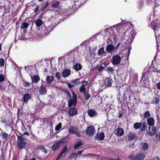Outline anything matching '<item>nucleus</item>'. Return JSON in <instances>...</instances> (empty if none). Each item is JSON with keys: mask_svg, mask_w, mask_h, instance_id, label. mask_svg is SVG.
Instances as JSON below:
<instances>
[{"mask_svg": "<svg viewBox=\"0 0 160 160\" xmlns=\"http://www.w3.org/2000/svg\"><path fill=\"white\" fill-rule=\"evenodd\" d=\"M69 139L68 137H65L59 141L54 143L52 145V149L53 150L55 151L58 149L61 145L63 143L68 142Z\"/></svg>", "mask_w": 160, "mask_h": 160, "instance_id": "nucleus-1", "label": "nucleus"}, {"mask_svg": "<svg viewBox=\"0 0 160 160\" xmlns=\"http://www.w3.org/2000/svg\"><path fill=\"white\" fill-rule=\"evenodd\" d=\"M18 139L17 140V143L19 148L21 149L24 148L26 145L25 142L26 139L22 136H18Z\"/></svg>", "mask_w": 160, "mask_h": 160, "instance_id": "nucleus-2", "label": "nucleus"}, {"mask_svg": "<svg viewBox=\"0 0 160 160\" xmlns=\"http://www.w3.org/2000/svg\"><path fill=\"white\" fill-rule=\"evenodd\" d=\"M69 54V56L72 58L73 60H72L69 57L67 59V60L69 61V62H71L72 61L73 63H75V61L78 58V57L79 56L78 52L77 51H71Z\"/></svg>", "mask_w": 160, "mask_h": 160, "instance_id": "nucleus-3", "label": "nucleus"}, {"mask_svg": "<svg viewBox=\"0 0 160 160\" xmlns=\"http://www.w3.org/2000/svg\"><path fill=\"white\" fill-rule=\"evenodd\" d=\"M72 98H70L69 99L68 102V106L71 107L72 105L75 106L77 102V96L76 94L73 92H72Z\"/></svg>", "mask_w": 160, "mask_h": 160, "instance_id": "nucleus-4", "label": "nucleus"}, {"mask_svg": "<svg viewBox=\"0 0 160 160\" xmlns=\"http://www.w3.org/2000/svg\"><path fill=\"white\" fill-rule=\"evenodd\" d=\"M43 70H50L52 69L51 62L49 60H44L43 61Z\"/></svg>", "mask_w": 160, "mask_h": 160, "instance_id": "nucleus-5", "label": "nucleus"}, {"mask_svg": "<svg viewBox=\"0 0 160 160\" xmlns=\"http://www.w3.org/2000/svg\"><path fill=\"white\" fill-rule=\"evenodd\" d=\"M111 61L113 64L118 65L120 62L121 58L119 55H117L113 56Z\"/></svg>", "mask_w": 160, "mask_h": 160, "instance_id": "nucleus-6", "label": "nucleus"}, {"mask_svg": "<svg viewBox=\"0 0 160 160\" xmlns=\"http://www.w3.org/2000/svg\"><path fill=\"white\" fill-rule=\"evenodd\" d=\"M86 134L88 136H92L94 135L95 130L92 126H89L86 130Z\"/></svg>", "mask_w": 160, "mask_h": 160, "instance_id": "nucleus-7", "label": "nucleus"}, {"mask_svg": "<svg viewBox=\"0 0 160 160\" xmlns=\"http://www.w3.org/2000/svg\"><path fill=\"white\" fill-rule=\"evenodd\" d=\"M68 131L70 133L76 134L78 137H80V136L78 129L75 127L73 126L70 127L68 129Z\"/></svg>", "mask_w": 160, "mask_h": 160, "instance_id": "nucleus-8", "label": "nucleus"}, {"mask_svg": "<svg viewBox=\"0 0 160 160\" xmlns=\"http://www.w3.org/2000/svg\"><path fill=\"white\" fill-rule=\"evenodd\" d=\"M148 133L149 135H155L156 132V128L153 126H149L148 127Z\"/></svg>", "mask_w": 160, "mask_h": 160, "instance_id": "nucleus-9", "label": "nucleus"}, {"mask_svg": "<svg viewBox=\"0 0 160 160\" xmlns=\"http://www.w3.org/2000/svg\"><path fill=\"white\" fill-rule=\"evenodd\" d=\"M124 130L121 128H118L114 131V133L118 136L121 137L123 135Z\"/></svg>", "mask_w": 160, "mask_h": 160, "instance_id": "nucleus-10", "label": "nucleus"}, {"mask_svg": "<svg viewBox=\"0 0 160 160\" xmlns=\"http://www.w3.org/2000/svg\"><path fill=\"white\" fill-rule=\"evenodd\" d=\"M104 83L105 87H110L111 86L113 82L112 80L109 77L106 78L104 80Z\"/></svg>", "mask_w": 160, "mask_h": 160, "instance_id": "nucleus-11", "label": "nucleus"}, {"mask_svg": "<svg viewBox=\"0 0 160 160\" xmlns=\"http://www.w3.org/2000/svg\"><path fill=\"white\" fill-rule=\"evenodd\" d=\"M43 61H41L38 62L35 64L36 70H43Z\"/></svg>", "mask_w": 160, "mask_h": 160, "instance_id": "nucleus-12", "label": "nucleus"}, {"mask_svg": "<svg viewBox=\"0 0 160 160\" xmlns=\"http://www.w3.org/2000/svg\"><path fill=\"white\" fill-rule=\"evenodd\" d=\"M145 158V155L143 153H139L137 154L133 160H142Z\"/></svg>", "mask_w": 160, "mask_h": 160, "instance_id": "nucleus-13", "label": "nucleus"}, {"mask_svg": "<svg viewBox=\"0 0 160 160\" xmlns=\"http://www.w3.org/2000/svg\"><path fill=\"white\" fill-rule=\"evenodd\" d=\"M140 82L141 86L142 87H146L148 85V82L147 80L145 78V77L143 75L141 78Z\"/></svg>", "mask_w": 160, "mask_h": 160, "instance_id": "nucleus-14", "label": "nucleus"}, {"mask_svg": "<svg viewBox=\"0 0 160 160\" xmlns=\"http://www.w3.org/2000/svg\"><path fill=\"white\" fill-rule=\"evenodd\" d=\"M52 68H53V70H62V68H60V65L58 64V63H54L52 64ZM63 70H70L69 69H63Z\"/></svg>", "mask_w": 160, "mask_h": 160, "instance_id": "nucleus-15", "label": "nucleus"}, {"mask_svg": "<svg viewBox=\"0 0 160 160\" xmlns=\"http://www.w3.org/2000/svg\"><path fill=\"white\" fill-rule=\"evenodd\" d=\"M136 137V134L135 133L129 132L128 134V138L129 141H131L134 139Z\"/></svg>", "mask_w": 160, "mask_h": 160, "instance_id": "nucleus-16", "label": "nucleus"}, {"mask_svg": "<svg viewBox=\"0 0 160 160\" xmlns=\"http://www.w3.org/2000/svg\"><path fill=\"white\" fill-rule=\"evenodd\" d=\"M115 47L112 44H110L106 47V50L108 52H111L113 50H115Z\"/></svg>", "mask_w": 160, "mask_h": 160, "instance_id": "nucleus-17", "label": "nucleus"}, {"mask_svg": "<svg viewBox=\"0 0 160 160\" xmlns=\"http://www.w3.org/2000/svg\"><path fill=\"white\" fill-rule=\"evenodd\" d=\"M73 68L75 70H81L82 68L81 65L79 63H73Z\"/></svg>", "mask_w": 160, "mask_h": 160, "instance_id": "nucleus-18", "label": "nucleus"}, {"mask_svg": "<svg viewBox=\"0 0 160 160\" xmlns=\"http://www.w3.org/2000/svg\"><path fill=\"white\" fill-rule=\"evenodd\" d=\"M77 113V111L75 108H71L68 113L69 116H73L76 115Z\"/></svg>", "mask_w": 160, "mask_h": 160, "instance_id": "nucleus-19", "label": "nucleus"}, {"mask_svg": "<svg viewBox=\"0 0 160 160\" xmlns=\"http://www.w3.org/2000/svg\"><path fill=\"white\" fill-rule=\"evenodd\" d=\"M104 137L105 135L104 133L102 132L101 133H97L96 135V138L98 140H102L104 139Z\"/></svg>", "mask_w": 160, "mask_h": 160, "instance_id": "nucleus-20", "label": "nucleus"}, {"mask_svg": "<svg viewBox=\"0 0 160 160\" xmlns=\"http://www.w3.org/2000/svg\"><path fill=\"white\" fill-rule=\"evenodd\" d=\"M149 126H153L155 124V120L153 118H149L147 120Z\"/></svg>", "mask_w": 160, "mask_h": 160, "instance_id": "nucleus-21", "label": "nucleus"}, {"mask_svg": "<svg viewBox=\"0 0 160 160\" xmlns=\"http://www.w3.org/2000/svg\"><path fill=\"white\" fill-rule=\"evenodd\" d=\"M109 37L108 38L115 40L116 38V36L114 30H111L110 31L109 34Z\"/></svg>", "mask_w": 160, "mask_h": 160, "instance_id": "nucleus-22", "label": "nucleus"}, {"mask_svg": "<svg viewBox=\"0 0 160 160\" xmlns=\"http://www.w3.org/2000/svg\"><path fill=\"white\" fill-rule=\"evenodd\" d=\"M88 115L91 117H93L97 114L96 112L93 109H89L88 110Z\"/></svg>", "mask_w": 160, "mask_h": 160, "instance_id": "nucleus-23", "label": "nucleus"}, {"mask_svg": "<svg viewBox=\"0 0 160 160\" xmlns=\"http://www.w3.org/2000/svg\"><path fill=\"white\" fill-rule=\"evenodd\" d=\"M39 92L41 94H44L46 93V88L43 86H41L39 89Z\"/></svg>", "mask_w": 160, "mask_h": 160, "instance_id": "nucleus-24", "label": "nucleus"}, {"mask_svg": "<svg viewBox=\"0 0 160 160\" xmlns=\"http://www.w3.org/2000/svg\"><path fill=\"white\" fill-rule=\"evenodd\" d=\"M31 95L29 93H26L24 94L23 97L24 101L25 102H27L28 100L30 98Z\"/></svg>", "mask_w": 160, "mask_h": 160, "instance_id": "nucleus-25", "label": "nucleus"}, {"mask_svg": "<svg viewBox=\"0 0 160 160\" xmlns=\"http://www.w3.org/2000/svg\"><path fill=\"white\" fill-rule=\"evenodd\" d=\"M31 77L32 81L33 83H37L40 80V78L37 75H35L33 77L32 76V75H31Z\"/></svg>", "mask_w": 160, "mask_h": 160, "instance_id": "nucleus-26", "label": "nucleus"}, {"mask_svg": "<svg viewBox=\"0 0 160 160\" xmlns=\"http://www.w3.org/2000/svg\"><path fill=\"white\" fill-rule=\"evenodd\" d=\"M83 144V142H82L81 139H79L78 142L74 145V148L76 149L78 147H79Z\"/></svg>", "mask_w": 160, "mask_h": 160, "instance_id": "nucleus-27", "label": "nucleus"}, {"mask_svg": "<svg viewBox=\"0 0 160 160\" xmlns=\"http://www.w3.org/2000/svg\"><path fill=\"white\" fill-rule=\"evenodd\" d=\"M60 4V2L58 1H56L53 2L51 5V7L53 8H58L59 7Z\"/></svg>", "mask_w": 160, "mask_h": 160, "instance_id": "nucleus-28", "label": "nucleus"}, {"mask_svg": "<svg viewBox=\"0 0 160 160\" xmlns=\"http://www.w3.org/2000/svg\"><path fill=\"white\" fill-rule=\"evenodd\" d=\"M71 71H63L62 72V75L64 78L68 76L70 73Z\"/></svg>", "mask_w": 160, "mask_h": 160, "instance_id": "nucleus-29", "label": "nucleus"}, {"mask_svg": "<svg viewBox=\"0 0 160 160\" xmlns=\"http://www.w3.org/2000/svg\"><path fill=\"white\" fill-rule=\"evenodd\" d=\"M105 54V52L104 51V48L102 47L100 48L98 50V55L99 56L102 55L103 54Z\"/></svg>", "mask_w": 160, "mask_h": 160, "instance_id": "nucleus-30", "label": "nucleus"}, {"mask_svg": "<svg viewBox=\"0 0 160 160\" xmlns=\"http://www.w3.org/2000/svg\"><path fill=\"white\" fill-rule=\"evenodd\" d=\"M1 136L2 138L4 139L7 140L9 138V136L7 134L4 133L2 132L1 134Z\"/></svg>", "mask_w": 160, "mask_h": 160, "instance_id": "nucleus-31", "label": "nucleus"}, {"mask_svg": "<svg viewBox=\"0 0 160 160\" xmlns=\"http://www.w3.org/2000/svg\"><path fill=\"white\" fill-rule=\"evenodd\" d=\"M29 24L26 22H23L22 23L20 28L21 29L27 28Z\"/></svg>", "mask_w": 160, "mask_h": 160, "instance_id": "nucleus-32", "label": "nucleus"}, {"mask_svg": "<svg viewBox=\"0 0 160 160\" xmlns=\"http://www.w3.org/2000/svg\"><path fill=\"white\" fill-rule=\"evenodd\" d=\"M46 80L47 83H50L53 81V77L52 76H48Z\"/></svg>", "mask_w": 160, "mask_h": 160, "instance_id": "nucleus-33", "label": "nucleus"}, {"mask_svg": "<svg viewBox=\"0 0 160 160\" xmlns=\"http://www.w3.org/2000/svg\"><path fill=\"white\" fill-rule=\"evenodd\" d=\"M37 26L40 27L42 23V22L40 19H38L35 22Z\"/></svg>", "mask_w": 160, "mask_h": 160, "instance_id": "nucleus-34", "label": "nucleus"}, {"mask_svg": "<svg viewBox=\"0 0 160 160\" xmlns=\"http://www.w3.org/2000/svg\"><path fill=\"white\" fill-rule=\"evenodd\" d=\"M142 126V124L140 123L136 122L134 124V128L135 129L139 128Z\"/></svg>", "mask_w": 160, "mask_h": 160, "instance_id": "nucleus-35", "label": "nucleus"}, {"mask_svg": "<svg viewBox=\"0 0 160 160\" xmlns=\"http://www.w3.org/2000/svg\"><path fill=\"white\" fill-rule=\"evenodd\" d=\"M35 67V65L34 66L32 65H30L28 66L27 67H25V69H27V68L28 69V70H35V69H36Z\"/></svg>", "mask_w": 160, "mask_h": 160, "instance_id": "nucleus-36", "label": "nucleus"}, {"mask_svg": "<svg viewBox=\"0 0 160 160\" xmlns=\"http://www.w3.org/2000/svg\"><path fill=\"white\" fill-rule=\"evenodd\" d=\"M147 126V123L146 122H144L142 124V127L141 128V131H145L146 129Z\"/></svg>", "mask_w": 160, "mask_h": 160, "instance_id": "nucleus-37", "label": "nucleus"}, {"mask_svg": "<svg viewBox=\"0 0 160 160\" xmlns=\"http://www.w3.org/2000/svg\"><path fill=\"white\" fill-rule=\"evenodd\" d=\"M79 89L80 91L84 93V95H86V89L84 87L81 86L79 88Z\"/></svg>", "mask_w": 160, "mask_h": 160, "instance_id": "nucleus-38", "label": "nucleus"}, {"mask_svg": "<svg viewBox=\"0 0 160 160\" xmlns=\"http://www.w3.org/2000/svg\"><path fill=\"white\" fill-rule=\"evenodd\" d=\"M148 148V145L146 143H145L142 144V149L143 150H147Z\"/></svg>", "mask_w": 160, "mask_h": 160, "instance_id": "nucleus-39", "label": "nucleus"}, {"mask_svg": "<svg viewBox=\"0 0 160 160\" xmlns=\"http://www.w3.org/2000/svg\"><path fill=\"white\" fill-rule=\"evenodd\" d=\"M144 116L145 118H147L150 117V113L149 112V111L146 112L144 114Z\"/></svg>", "mask_w": 160, "mask_h": 160, "instance_id": "nucleus-40", "label": "nucleus"}, {"mask_svg": "<svg viewBox=\"0 0 160 160\" xmlns=\"http://www.w3.org/2000/svg\"><path fill=\"white\" fill-rule=\"evenodd\" d=\"M5 60L3 58L0 59V67H3L4 65Z\"/></svg>", "mask_w": 160, "mask_h": 160, "instance_id": "nucleus-41", "label": "nucleus"}, {"mask_svg": "<svg viewBox=\"0 0 160 160\" xmlns=\"http://www.w3.org/2000/svg\"><path fill=\"white\" fill-rule=\"evenodd\" d=\"M80 81L79 79H77L75 80H72V83L74 84H77V83L80 82Z\"/></svg>", "mask_w": 160, "mask_h": 160, "instance_id": "nucleus-42", "label": "nucleus"}, {"mask_svg": "<svg viewBox=\"0 0 160 160\" xmlns=\"http://www.w3.org/2000/svg\"><path fill=\"white\" fill-rule=\"evenodd\" d=\"M49 4V2L46 1L44 5L42 8V11L44 10L47 7L48 5Z\"/></svg>", "mask_w": 160, "mask_h": 160, "instance_id": "nucleus-43", "label": "nucleus"}, {"mask_svg": "<svg viewBox=\"0 0 160 160\" xmlns=\"http://www.w3.org/2000/svg\"><path fill=\"white\" fill-rule=\"evenodd\" d=\"M158 70L157 69V68H156L154 66V65L152 63L150 67L149 68V69L148 70Z\"/></svg>", "mask_w": 160, "mask_h": 160, "instance_id": "nucleus-44", "label": "nucleus"}, {"mask_svg": "<svg viewBox=\"0 0 160 160\" xmlns=\"http://www.w3.org/2000/svg\"><path fill=\"white\" fill-rule=\"evenodd\" d=\"M40 6L39 5H36V7L34 10V12L35 13H39L40 12H38V11L40 10Z\"/></svg>", "mask_w": 160, "mask_h": 160, "instance_id": "nucleus-45", "label": "nucleus"}, {"mask_svg": "<svg viewBox=\"0 0 160 160\" xmlns=\"http://www.w3.org/2000/svg\"><path fill=\"white\" fill-rule=\"evenodd\" d=\"M5 79V76L2 74H0V82H2Z\"/></svg>", "mask_w": 160, "mask_h": 160, "instance_id": "nucleus-46", "label": "nucleus"}, {"mask_svg": "<svg viewBox=\"0 0 160 160\" xmlns=\"http://www.w3.org/2000/svg\"><path fill=\"white\" fill-rule=\"evenodd\" d=\"M62 127V124L61 123H59L55 128V130L57 131L59 130Z\"/></svg>", "mask_w": 160, "mask_h": 160, "instance_id": "nucleus-47", "label": "nucleus"}, {"mask_svg": "<svg viewBox=\"0 0 160 160\" xmlns=\"http://www.w3.org/2000/svg\"><path fill=\"white\" fill-rule=\"evenodd\" d=\"M159 102V99L158 98H155L153 100V103H154L155 105L158 103Z\"/></svg>", "mask_w": 160, "mask_h": 160, "instance_id": "nucleus-48", "label": "nucleus"}, {"mask_svg": "<svg viewBox=\"0 0 160 160\" xmlns=\"http://www.w3.org/2000/svg\"><path fill=\"white\" fill-rule=\"evenodd\" d=\"M23 84L24 86L26 87H30V83L27 82L26 81L23 82Z\"/></svg>", "mask_w": 160, "mask_h": 160, "instance_id": "nucleus-49", "label": "nucleus"}, {"mask_svg": "<svg viewBox=\"0 0 160 160\" xmlns=\"http://www.w3.org/2000/svg\"><path fill=\"white\" fill-rule=\"evenodd\" d=\"M68 147L67 146H66L61 151V153L63 154L64 153H65L68 149Z\"/></svg>", "mask_w": 160, "mask_h": 160, "instance_id": "nucleus-50", "label": "nucleus"}, {"mask_svg": "<svg viewBox=\"0 0 160 160\" xmlns=\"http://www.w3.org/2000/svg\"><path fill=\"white\" fill-rule=\"evenodd\" d=\"M86 95H84L85 97H86V98H85V100H87L90 97L91 95L89 93H87L86 92Z\"/></svg>", "mask_w": 160, "mask_h": 160, "instance_id": "nucleus-51", "label": "nucleus"}, {"mask_svg": "<svg viewBox=\"0 0 160 160\" xmlns=\"http://www.w3.org/2000/svg\"><path fill=\"white\" fill-rule=\"evenodd\" d=\"M87 84L88 82L87 81H84L82 82V85L81 86L85 87L87 85Z\"/></svg>", "mask_w": 160, "mask_h": 160, "instance_id": "nucleus-52", "label": "nucleus"}, {"mask_svg": "<svg viewBox=\"0 0 160 160\" xmlns=\"http://www.w3.org/2000/svg\"><path fill=\"white\" fill-rule=\"evenodd\" d=\"M156 137L157 139L160 142V132L156 134Z\"/></svg>", "mask_w": 160, "mask_h": 160, "instance_id": "nucleus-53", "label": "nucleus"}, {"mask_svg": "<svg viewBox=\"0 0 160 160\" xmlns=\"http://www.w3.org/2000/svg\"><path fill=\"white\" fill-rule=\"evenodd\" d=\"M56 77L58 79H60L61 78V75L60 73L58 72H57L56 74Z\"/></svg>", "mask_w": 160, "mask_h": 160, "instance_id": "nucleus-54", "label": "nucleus"}, {"mask_svg": "<svg viewBox=\"0 0 160 160\" xmlns=\"http://www.w3.org/2000/svg\"><path fill=\"white\" fill-rule=\"evenodd\" d=\"M77 153H72L71 154V157L72 158H75L77 157Z\"/></svg>", "mask_w": 160, "mask_h": 160, "instance_id": "nucleus-55", "label": "nucleus"}, {"mask_svg": "<svg viewBox=\"0 0 160 160\" xmlns=\"http://www.w3.org/2000/svg\"><path fill=\"white\" fill-rule=\"evenodd\" d=\"M65 92L66 94H67L70 97H71V94L68 91L66 90L65 91Z\"/></svg>", "mask_w": 160, "mask_h": 160, "instance_id": "nucleus-56", "label": "nucleus"}, {"mask_svg": "<svg viewBox=\"0 0 160 160\" xmlns=\"http://www.w3.org/2000/svg\"><path fill=\"white\" fill-rule=\"evenodd\" d=\"M62 154H63L62 153L60 152L58 155V156L56 160H58L60 158Z\"/></svg>", "mask_w": 160, "mask_h": 160, "instance_id": "nucleus-57", "label": "nucleus"}, {"mask_svg": "<svg viewBox=\"0 0 160 160\" xmlns=\"http://www.w3.org/2000/svg\"><path fill=\"white\" fill-rule=\"evenodd\" d=\"M128 158L130 160H133L134 159L133 158V155L132 154H130Z\"/></svg>", "mask_w": 160, "mask_h": 160, "instance_id": "nucleus-58", "label": "nucleus"}, {"mask_svg": "<svg viewBox=\"0 0 160 160\" xmlns=\"http://www.w3.org/2000/svg\"><path fill=\"white\" fill-rule=\"evenodd\" d=\"M68 86L69 88H71L74 87V86L72 84L69 83H68Z\"/></svg>", "mask_w": 160, "mask_h": 160, "instance_id": "nucleus-59", "label": "nucleus"}, {"mask_svg": "<svg viewBox=\"0 0 160 160\" xmlns=\"http://www.w3.org/2000/svg\"><path fill=\"white\" fill-rule=\"evenodd\" d=\"M104 68V67L102 66H101L97 69V70H103Z\"/></svg>", "mask_w": 160, "mask_h": 160, "instance_id": "nucleus-60", "label": "nucleus"}, {"mask_svg": "<svg viewBox=\"0 0 160 160\" xmlns=\"http://www.w3.org/2000/svg\"><path fill=\"white\" fill-rule=\"evenodd\" d=\"M43 148H44V147L43 146L41 145H40L39 146H38V148L39 150H42L43 149Z\"/></svg>", "mask_w": 160, "mask_h": 160, "instance_id": "nucleus-61", "label": "nucleus"}, {"mask_svg": "<svg viewBox=\"0 0 160 160\" xmlns=\"http://www.w3.org/2000/svg\"><path fill=\"white\" fill-rule=\"evenodd\" d=\"M157 88L158 89H160V82L157 83Z\"/></svg>", "mask_w": 160, "mask_h": 160, "instance_id": "nucleus-62", "label": "nucleus"}, {"mask_svg": "<svg viewBox=\"0 0 160 160\" xmlns=\"http://www.w3.org/2000/svg\"><path fill=\"white\" fill-rule=\"evenodd\" d=\"M127 53H128V54H127V57H128L129 55H130V48H128V52H127Z\"/></svg>", "mask_w": 160, "mask_h": 160, "instance_id": "nucleus-63", "label": "nucleus"}, {"mask_svg": "<svg viewBox=\"0 0 160 160\" xmlns=\"http://www.w3.org/2000/svg\"><path fill=\"white\" fill-rule=\"evenodd\" d=\"M83 151V150L78 151L77 152V155L78 154L79 155H80L82 153Z\"/></svg>", "mask_w": 160, "mask_h": 160, "instance_id": "nucleus-64", "label": "nucleus"}]
</instances>
